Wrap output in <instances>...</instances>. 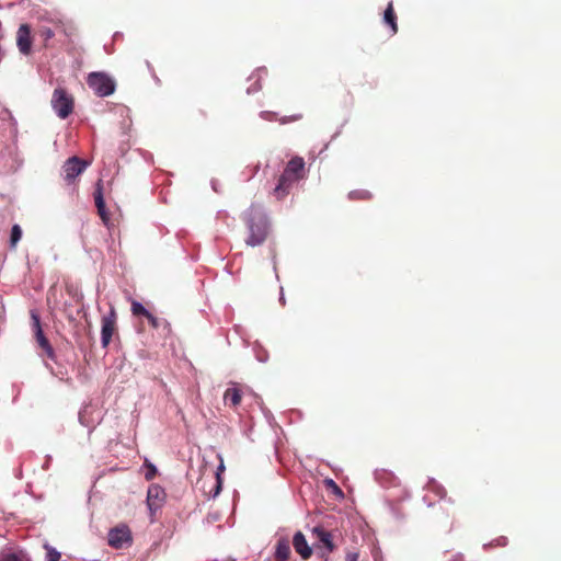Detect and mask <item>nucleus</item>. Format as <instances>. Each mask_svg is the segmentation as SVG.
<instances>
[{
	"label": "nucleus",
	"mask_w": 561,
	"mask_h": 561,
	"mask_svg": "<svg viewBox=\"0 0 561 561\" xmlns=\"http://www.w3.org/2000/svg\"><path fill=\"white\" fill-rule=\"evenodd\" d=\"M244 221L249 231L245 239L247 245H261L266 240L270 230L266 215L260 209V207L251 205L244 215Z\"/></svg>",
	"instance_id": "obj_1"
},
{
	"label": "nucleus",
	"mask_w": 561,
	"mask_h": 561,
	"mask_svg": "<svg viewBox=\"0 0 561 561\" xmlns=\"http://www.w3.org/2000/svg\"><path fill=\"white\" fill-rule=\"evenodd\" d=\"M306 175L305 161L300 157L290 159L278 179V183L274 188V194L278 199L283 198L289 193L291 185L304 179Z\"/></svg>",
	"instance_id": "obj_2"
},
{
	"label": "nucleus",
	"mask_w": 561,
	"mask_h": 561,
	"mask_svg": "<svg viewBox=\"0 0 561 561\" xmlns=\"http://www.w3.org/2000/svg\"><path fill=\"white\" fill-rule=\"evenodd\" d=\"M87 84L100 98H105L115 92L116 82L105 72L94 71L88 75Z\"/></svg>",
	"instance_id": "obj_3"
},
{
	"label": "nucleus",
	"mask_w": 561,
	"mask_h": 561,
	"mask_svg": "<svg viewBox=\"0 0 561 561\" xmlns=\"http://www.w3.org/2000/svg\"><path fill=\"white\" fill-rule=\"evenodd\" d=\"M73 98L64 88H56L51 96V106L60 118H67L73 111Z\"/></svg>",
	"instance_id": "obj_4"
},
{
	"label": "nucleus",
	"mask_w": 561,
	"mask_h": 561,
	"mask_svg": "<svg viewBox=\"0 0 561 561\" xmlns=\"http://www.w3.org/2000/svg\"><path fill=\"white\" fill-rule=\"evenodd\" d=\"M31 325L32 331L34 334V337L38 344V346L43 350L44 354L51 360L56 359L55 351L49 343L48 339L45 336L42 324H41V318L38 313L35 310H31Z\"/></svg>",
	"instance_id": "obj_5"
},
{
	"label": "nucleus",
	"mask_w": 561,
	"mask_h": 561,
	"mask_svg": "<svg viewBox=\"0 0 561 561\" xmlns=\"http://www.w3.org/2000/svg\"><path fill=\"white\" fill-rule=\"evenodd\" d=\"M131 541V531L127 525H118L108 531L107 542L112 548L122 549L129 546Z\"/></svg>",
	"instance_id": "obj_6"
},
{
	"label": "nucleus",
	"mask_w": 561,
	"mask_h": 561,
	"mask_svg": "<svg viewBox=\"0 0 561 561\" xmlns=\"http://www.w3.org/2000/svg\"><path fill=\"white\" fill-rule=\"evenodd\" d=\"M117 313L113 306H111L108 313L102 317L101 323V343L104 348L108 346L114 333L116 332Z\"/></svg>",
	"instance_id": "obj_7"
},
{
	"label": "nucleus",
	"mask_w": 561,
	"mask_h": 561,
	"mask_svg": "<svg viewBox=\"0 0 561 561\" xmlns=\"http://www.w3.org/2000/svg\"><path fill=\"white\" fill-rule=\"evenodd\" d=\"M167 494L164 489L158 484H151L147 491V505L150 515L153 517L156 512L160 510L165 501Z\"/></svg>",
	"instance_id": "obj_8"
},
{
	"label": "nucleus",
	"mask_w": 561,
	"mask_h": 561,
	"mask_svg": "<svg viewBox=\"0 0 561 561\" xmlns=\"http://www.w3.org/2000/svg\"><path fill=\"white\" fill-rule=\"evenodd\" d=\"M87 165L88 163L78 157L69 158L62 167L65 180L69 184L73 183L75 179L85 170Z\"/></svg>",
	"instance_id": "obj_9"
},
{
	"label": "nucleus",
	"mask_w": 561,
	"mask_h": 561,
	"mask_svg": "<svg viewBox=\"0 0 561 561\" xmlns=\"http://www.w3.org/2000/svg\"><path fill=\"white\" fill-rule=\"evenodd\" d=\"M31 26L26 23L21 24L16 32V46L19 51L25 56L32 51Z\"/></svg>",
	"instance_id": "obj_10"
},
{
	"label": "nucleus",
	"mask_w": 561,
	"mask_h": 561,
	"mask_svg": "<svg viewBox=\"0 0 561 561\" xmlns=\"http://www.w3.org/2000/svg\"><path fill=\"white\" fill-rule=\"evenodd\" d=\"M242 394V387L238 383H232L224 393V402L226 405L236 409L241 403Z\"/></svg>",
	"instance_id": "obj_11"
},
{
	"label": "nucleus",
	"mask_w": 561,
	"mask_h": 561,
	"mask_svg": "<svg viewBox=\"0 0 561 561\" xmlns=\"http://www.w3.org/2000/svg\"><path fill=\"white\" fill-rule=\"evenodd\" d=\"M293 546L295 551L304 560H308L312 556V549L308 545L305 535L301 531H297L293 538Z\"/></svg>",
	"instance_id": "obj_12"
},
{
	"label": "nucleus",
	"mask_w": 561,
	"mask_h": 561,
	"mask_svg": "<svg viewBox=\"0 0 561 561\" xmlns=\"http://www.w3.org/2000/svg\"><path fill=\"white\" fill-rule=\"evenodd\" d=\"M291 556L290 541L288 537H279L275 545V561H288Z\"/></svg>",
	"instance_id": "obj_13"
},
{
	"label": "nucleus",
	"mask_w": 561,
	"mask_h": 561,
	"mask_svg": "<svg viewBox=\"0 0 561 561\" xmlns=\"http://www.w3.org/2000/svg\"><path fill=\"white\" fill-rule=\"evenodd\" d=\"M312 533L313 535H316L317 539L327 548L329 552H332L335 549L331 531L324 529L321 526H317L312 529Z\"/></svg>",
	"instance_id": "obj_14"
},
{
	"label": "nucleus",
	"mask_w": 561,
	"mask_h": 561,
	"mask_svg": "<svg viewBox=\"0 0 561 561\" xmlns=\"http://www.w3.org/2000/svg\"><path fill=\"white\" fill-rule=\"evenodd\" d=\"M148 322L150 323V325L153 329L160 330L161 331L160 334L163 337H168L172 334L171 324L167 319L158 318V317L151 314L148 319Z\"/></svg>",
	"instance_id": "obj_15"
},
{
	"label": "nucleus",
	"mask_w": 561,
	"mask_h": 561,
	"mask_svg": "<svg viewBox=\"0 0 561 561\" xmlns=\"http://www.w3.org/2000/svg\"><path fill=\"white\" fill-rule=\"evenodd\" d=\"M383 21L390 26L391 34H396L398 32L397 15L392 2H389L387 9L385 10Z\"/></svg>",
	"instance_id": "obj_16"
},
{
	"label": "nucleus",
	"mask_w": 561,
	"mask_h": 561,
	"mask_svg": "<svg viewBox=\"0 0 561 561\" xmlns=\"http://www.w3.org/2000/svg\"><path fill=\"white\" fill-rule=\"evenodd\" d=\"M225 470V467H224V463L221 462L217 469V471L215 472V479H216V482H215V485L214 488L209 491V495L211 497H216L220 491H221V486H222V480H221V477H220V473L221 471Z\"/></svg>",
	"instance_id": "obj_17"
},
{
	"label": "nucleus",
	"mask_w": 561,
	"mask_h": 561,
	"mask_svg": "<svg viewBox=\"0 0 561 561\" xmlns=\"http://www.w3.org/2000/svg\"><path fill=\"white\" fill-rule=\"evenodd\" d=\"M377 480L385 486L393 484L396 481V477L386 470L376 472Z\"/></svg>",
	"instance_id": "obj_18"
},
{
	"label": "nucleus",
	"mask_w": 561,
	"mask_h": 561,
	"mask_svg": "<svg viewBox=\"0 0 561 561\" xmlns=\"http://www.w3.org/2000/svg\"><path fill=\"white\" fill-rule=\"evenodd\" d=\"M131 313L134 316H142L145 317L147 320L149 319V317L152 314L151 312H149L140 302L134 300L131 302Z\"/></svg>",
	"instance_id": "obj_19"
},
{
	"label": "nucleus",
	"mask_w": 561,
	"mask_h": 561,
	"mask_svg": "<svg viewBox=\"0 0 561 561\" xmlns=\"http://www.w3.org/2000/svg\"><path fill=\"white\" fill-rule=\"evenodd\" d=\"M22 238V229L19 225H14L11 229V236H10V245L11 248H15L18 242Z\"/></svg>",
	"instance_id": "obj_20"
},
{
	"label": "nucleus",
	"mask_w": 561,
	"mask_h": 561,
	"mask_svg": "<svg viewBox=\"0 0 561 561\" xmlns=\"http://www.w3.org/2000/svg\"><path fill=\"white\" fill-rule=\"evenodd\" d=\"M348 197L351 199H363V201H366V199H370L371 198V193L366 191V190H355V191L350 192Z\"/></svg>",
	"instance_id": "obj_21"
},
{
	"label": "nucleus",
	"mask_w": 561,
	"mask_h": 561,
	"mask_svg": "<svg viewBox=\"0 0 561 561\" xmlns=\"http://www.w3.org/2000/svg\"><path fill=\"white\" fill-rule=\"evenodd\" d=\"M94 203H95L96 208H102L103 205L105 204L104 198H103L102 185L100 182L98 183V186L94 192Z\"/></svg>",
	"instance_id": "obj_22"
},
{
	"label": "nucleus",
	"mask_w": 561,
	"mask_h": 561,
	"mask_svg": "<svg viewBox=\"0 0 561 561\" xmlns=\"http://www.w3.org/2000/svg\"><path fill=\"white\" fill-rule=\"evenodd\" d=\"M60 557V553L54 548L47 549L46 561H59Z\"/></svg>",
	"instance_id": "obj_23"
},
{
	"label": "nucleus",
	"mask_w": 561,
	"mask_h": 561,
	"mask_svg": "<svg viewBox=\"0 0 561 561\" xmlns=\"http://www.w3.org/2000/svg\"><path fill=\"white\" fill-rule=\"evenodd\" d=\"M0 561H28V560L15 554V553H8V554H3L0 558Z\"/></svg>",
	"instance_id": "obj_24"
},
{
	"label": "nucleus",
	"mask_w": 561,
	"mask_h": 561,
	"mask_svg": "<svg viewBox=\"0 0 561 561\" xmlns=\"http://www.w3.org/2000/svg\"><path fill=\"white\" fill-rule=\"evenodd\" d=\"M148 471L145 474L146 480H152L157 474V468L152 463H147Z\"/></svg>",
	"instance_id": "obj_25"
},
{
	"label": "nucleus",
	"mask_w": 561,
	"mask_h": 561,
	"mask_svg": "<svg viewBox=\"0 0 561 561\" xmlns=\"http://www.w3.org/2000/svg\"><path fill=\"white\" fill-rule=\"evenodd\" d=\"M55 33L49 27H44L41 30V36L44 38V41H49L54 37Z\"/></svg>",
	"instance_id": "obj_26"
},
{
	"label": "nucleus",
	"mask_w": 561,
	"mask_h": 561,
	"mask_svg": "<svg viewBox=\"0 0 561 561\" xmlns=\"http://www.w3.org/2000/svg\"><path fill=\"white\" fill-rule=\"evenodd\" d=\"M98 213H99L101 219L103 220V222L107 224V221L110 220V214L106 210L105 204L103 205L102 208H98Z\"/></svg>",
	"instance_id": "obj_27"
},
{
	"label": "nucleus",
	"mask_w": 561,
	"mask_h": 561,
	"mask_svg": "<svg viewBox=\"0 0 561 561\" xmlns=\"http://www.w3.org/2000/svg\"><path fill=\"white\" fill-rule=\"evenodd\" d=\"M345 561H358V553L347 552L346 557H345Z\"/></svg>",
	"instance_id": "obj_28"
},
{
	"label": "nucleus",
	"mask_w": 561,
	"mask_h": 561,
	"mask_svg": "<svg viewBox=\"0 0 561 561\" xmlns=\"http://www.w3.org/2000/svg\"><path fill=\"white\" fill-rule=\"evenodd\" d=\"M301 117H302V115H301V114H299V115H293V116H290V117H288V118H287V117L282 118V119H280V122H282L283 124H285V123H287V122L298 121V119H300Z\"/></svg>",
	"instance_id": "obj_29"
},
{
	"label": "nucleus",
	"mask_w": 561,
	"mask_h": 561,
	"mask_svg": "<svg viewBox=\"0 0 561 561\" xmlns=\"http://www.w3.org/2000/svg\"><path fill=\"white\" fill-rule=\"evenodd\" d=\"M329 483L333 486V492H336L339 494H342L341 489L334 483L333 480H330Z\"/></svg>",
	"instance_id": "obj_30"
},
{
	"label": "nucleus",
	"mask_w": 561,
	"mask_h": 561,
	"mask_svg": "<svg viewBox=\"0 0 561 561\" xmlns=\"http://www.w3.org/2000/svg\"><path fill=\"white\" fill-rule=\"evenodd\" d=\"M270 115H272V113H270V112H263V113H262V116H263L264 118H266V119H268V118H270Z\"/></svg>",
	"instance_id": "obj_31"
}]
</instances>
